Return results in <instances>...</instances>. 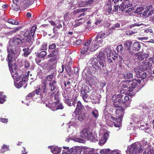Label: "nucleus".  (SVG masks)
Wrapping results in <instances>:
<instances>
[{
	"instance_id": "f257e3e1",
	"label": "nucleus",
	"mask_w": 154,
	"mask_h": 154,
	"mask_svg": "<svg viewBox=\"0 0 154 154\" xmlns=\"http://www.w3.org/2000/svg\"><path fill=\"white\" fill-rule=\"evenodd\" d=\"M22 43V41L20 38H14L9 42V45L7 49L8 52L16 54V57H18L20 51L19 47Z\"/></svg>"
},
{
	"instance_id": "f03ea898",
	"label": "nucleus",
	"mask_w": 154,
	"mask_h": 154,
	"mask_svg": "<svg viewBox=\"0 0 154 154\" xmlns=\"http://www.w3.org/2000/svg\"><path fill=\"white\" fill-rule=\"evenodd\" d=\"M48 84L45 81L40 85L43 93L46 94L47 93L50 96H52L54 93L55 89L56 86V82L54 80L50 82L49 87L47 88Z\"/></svg>"
},
{
	"instance_id": "7ed1b4c3",
	"label": "nucleus",
	"mask_w": 154,
	"mask_h": 154,
	"mask_svg": "<svg viewBox=\"0 0 154 154\" xmlns=\"http://www.w3.org/2000/svg\"><path fill=\"white\" fill-rule=\"evenodd\" d=\"M9 54L7 58V60L8 61V66L10 72L12 74L13 79H15L17 81L19 80L20 78V76H19L17 74L16 66L14 65H12L11 64V62L14 59L18 57H16V54Z\"/></svg>"
},
{
	"instance_id": "20e7f679",
	"label": "nucleus",
	"mask_w": 154,
	"mask_h": 154,
	"mask_svg": "<svg viewBox=\"0 0 154 154\" xmlns=\"http://www.w3.org/2000/svg\"><path fill=\"white\" fill-rule=\"evenodd\" d=\"M124 110L123 108L121 107H119V108H118L116 109V114L119 115L118 118L117 119L113 116H111L110 115H109V117H108L107 116H106L105 115V118L106 119H108L107 121V124L108 125L111 127H112L113 125L112 124L110 123L109 119V120L111 119L114 120L116 121V122L119 123L121 122L122 121V118L124 114Z\"/></svg>"
},
{
	"instance_id": "39448f33",
	"label": "nucleus",
	"mask_w": 154,
	"mask_h": 154,
	"mask_svg": "<svg viewBox=\"0 0 154 154\" xmlns=\"http://www.w3.org/2000/svg\"><path fill=\"white\" fill-rule=\"evenodd\" d=\"M80 136L82 137L91 141H97L98 139L96 135H93L92 133L86 129H83L80 133Z\"/></svg>"
},
{
	"instance_id": "423d86ee",
	"label": "nucleus",
	"mask_w": 154,
	"mask_h": 154,
	"mask_svg": "<svg viewBox=\"0 0 154 154\" xmlns=\"http://www.w3.org/2000/svg\"><path fill=\"white\" fill-rule=\"evenodd\" d=\"M144 147L140 144L134 143L131 145L128 149L130 154H139L143 150Z\"/></svg>"
},
{
	"instance_id": "0eeeda50",
	"label": "nucleus",
	"mask_w": 154,
	"mask_h": 154,
	"mask_svg": "<svg viewBox=\"0 0 154 154\" xmlns=\"http://www.w3.org/2000/svg\"><path fill=\"white\" fill-rule=\"evenodd\" d=\"M137 59L140 62V64L141 65L134 69V71L136 73H139L140 71H144L147 69H149L152 66L151 64L145 60L140 61L137 59Z\"/></svg>"
},
{
	"instance_id": "6e6552de",
	"label": "nucleus",
	"mask_w": 154,
	"mask_h": 154,
	"mask_svg": "<svg viewBox=\"0 0 154 154\" xmlns=\"http://www.w3.org/2000/svg\"><path fill=\"white\" fill-rule=\"evenodd\" d=\"M137 59L140 61L145 60L150 63L152 65V63L154 64V58L151 57L148 60H146L147 58L149 57V54L145 53H143L141 52L136 53Z\"/></svg>"
},
{
	"instance_id": "1a4fd4ad",
	"label": "nucleus",
	"mask_w": 154,
	"mask_h": 154,
	"mask_svg": "<svg viewBox=\"0 0 154 154\" xmlns=\"http://www.w3.org/2000/svg\"><path fill=\"white\" fill-rule=\"evenodd\" d=\"M98 60L97 59L95 58L92 59L91 61L92 66L98 70H101L103 69L104 66V61L103 60L99 61V64L98 63Z\"/></svg>"
},
{
	"instance_id": "9d476101",
	"label": "nucleus",
	"mask_w": 154,
	"mask_h": 154,
	"mask_svg": "<svg viewBox=\"0 0 154 154\" xmlns=\"http://www.w3.org/2000/svg\"><path fill=\"white\" fill-rule=\"evenodd\" d=\"M91 41L90 40L85 42L84 44V46L82 48L81 51V53L82 54H84L86 53L88 50H89V46L90 45V43Z\"/></svg>"
},
{
	"instance_id": "9b49d317",
	"label": "nucleus",
	"mask_w": 154,
	"mask_h": 154,
	"mask_svg": "<svg viewBox=\"0 0 154 154\" xmlns=\"http://www.w3.org/2000/svg\"><path fill=\"white\" fill-rule=\"evenodd\" d=\"M63 148L67 150L68 152L69 153L73 152L74 154H76L79 149L80 147L78 146H74L72 148H71L69 149V148L68 147L63 146Z\"/></svg>"
},
{
	"instance_id": "f8f14e48",
	"label": "nucleus",
	"mask_w": 154,
	"mask_h": 154,
	"mask_svg": "<svg viewBox=\"0 0 154 154\" xmlns=\"http://www.w3.org/2000/svg\"><path fill=\"white\" fill-rule=\"evenodd\" d=\"M76 117L80 121H82L85 118V113L83 111H79L76 115Z\"/></svg>"
},
{
	"instance_id": "ddd939ff",
	"label": "nucleus",
	"mask_w": 154,
	"mask_h": 154,
	"mask_svg": "<svg viewBox=\"0 0 154 154\" xmlns=\"http://www.w3.org/2000/svg\"><path fill=\"white\" fill-rule=\"evenodd\" d=\"M33 2V0H24L23 3V7L24 8H26Z\"/></svg>"
},
{
	"instance_id": "4468645a",
	"label": "nucleus",
	"mask_w": 154,
	"mask_h": 154,
	"mask_svg": "<svg viewBox=\"0 0 154 154\" xmlns=\"http://www.w3.org/2000/svg\"><path fill=\"white\" fill-rule=\"evenodd\" d=\"M108 136V134L107 133H105L103 136V137L100 140L99 144L102 146L106 142L107 139V137Z\"/></svg>"
},
{
	"instance_id": "2eb2a0df",
	"label": "nucleus",
	"mask_w": 154,
	"mask_h": 154,
	"mask_svg": "<svg viewBox=\"0 0 154 154\" xmlns=\"http://www.w3.org/2000/svg\"><path fill=\"white\" fill-rule=\"evenodd\" d=\"M57 60L52 57L48 61V65L51 68H52V66H55L56 64Z\"/></svg>"
},
{
	"instance_id": "dca6fc26",
	"label": "nucleus",
	"mask_w": 154,
	"mask_h": 154,
	"mask_svg": "<svg viewBox=\"0 0 154 154\" xmlns=\"http://www.w3.org/2000/svg\"><path fill=\"white\" fill-rule=\"evenodd\" d=\"M85 13H82V14H81L79 16V18H80L78 19V20L77 21H79L80 20H82V21L81 22H80L79 23H77L76 24H75V26H79V25H80V24H82V22L84 23L85 21V19L84 18H83L82 17H84V16H85Z\"/></svg>"
},
{
	"instance_id": "f3484780",
	"label": "nucleus",
	"mask_w": 154,
	"mask_h": 154,
	"mask_svg": "<svg viewBox=\"0 0 154 154\" xmlns=\"http://www.w3.org/2000/svg\"><path fill=\"white\" fill-rule=\"evenodd\" d=\"M132 47L133 50L136 51H138L140 48V45L138 42H134L132 45Z\"/></svg>"
},
{
	"instance_id": "a211bd4d",
	"label": "nucleus",
	"mask_w": 154,
	"mask_h": 154,
	"mask_svg": "<svg viewBox=\"0 0 154 154\" xmlns=\"http://www.w3.org/2000/svg\"><path fill=\"white\" fill-rule=\"evenodd\" d=\"M59 54L58 49H56L52 52V54L53 56V57H52L57 59L59 57Z\"/></svg>"
},
{
	"instance_id": "6ab92c4d",
	"label": "nucleus",
	"mask_w": 154,
	"mask_h": 154,
	"mask_svg": "<svg viewBox=\"0 0 154 154\" xmlns=\"http://www.w3.org/2000/svg\"><path fill=\"white\" fill-rule=\"evenodd\" d=\"M139 82L138 81H137L136 79L133 80L129 82L130 86H129L130 88H134L135 86L137 85V83Z\"/></svg>"
},
{
	"instance_id": "aec40b11",
	"label": "nucleus",
	"mask_w": 154,
	"mask_h": 154,
	"mask_svg": "<svg viewBox=\"0 0 154 154\" xmlns=\"http://www.w3.org/2000/svg\"><path fill=\"white\" fill-rule=\"evenodd\" d=\"M90 44V45L89 46V50L91 51H95L98 48V47H97V42H94V44L91 43Z\"/></svg>"
},
{
	"instance_id": "412c9836",
	"label": "nucleus",
	"mask_w": 154,
	"mask_h": 154,
	"mask_svg": "<svg viewBox=\"0 0 154 154\" xmlns=\"http://www.w3.org/2000/svg\"><path fill=\"white\" fill-rule=\"evenodd\" d=\"M98 57L100 59V60H103L104 61L105 57V54L104 53V51L103 52L100 51V52Z\"/></svg>"
},
{
	"instance_id": "4be33fe9",
	"label": "nucleus",
	"mask_w": 154,
	"mask_h": 154,
	"mask_svg": "<svg viewBox=\"0 0 154 154\" xmlns=\"http://www.w3.org/2000/svg\"><path fill=\"white\" fill-rule=\"evenodd\" d=\"M51 151L54 154H60L61 149L60 148L56 146L53 150H51Z\"/></svg>"
},
{
	"instance_id": "5701e85b",
	"label": "nucleus",
	"mask_w": 154,
	"mask_h": 154,
	"mask_svg": "<svg viewBox=\"0 0 154 154\" xmlns=\"http://www.w3.org/2000/svg\"><path fill=\"white\" fill-rule=\"evenodd\" d=\"M24 39L27 42H29L31 40V36L29 31H26L24 35Z\"/></svg>"
},
{
	"instance_id": "b1692460",
	"label": "nucleus",
	"mask_w": 154,
	"mask_h": 154,
	"mask_svg": "<svg viewBox=\"0 0 154 154\" xmlns=\"http://www.w3.org/2000/svg\"><path fill=\"white\" fill-rule=\"evenodd\" d=\"M90 91L89 87L87 86H84L82 88L81 90L82 94H86Z\"/></svg>"
},
{
	"instance_id": "393cba45",
	"label": "nucleus",
	"mask_w": 154,
	"mask_h": 154,
	"mask_svg": "<svg viewBox=\"0 0 154 154\" xmlns=\"http://www.w3.org/2000/svg\"><path fill=\"white\" fill-rule=\"evenodd\" d=\"M18 2H13L12 5V8L15 11H18L20 8L19 6L17 5Z\"/></svg>"
},
{
	"instance_id": "a878e982",
	"label": "nucleus",
	"mask_w": 154,
	"mask_h": 154,
	"mask_svg": "<svg viewBox=\"0 0 154 154\" xmlns=\"http://www.w3.org/2000/svg\"><path fill=\"white\" fill-rule=\"evenodd\" d=\"M25 83V80L23 78H22V80L18 84H15V85L17 88H20L22 87V85Z\"/></svg>"
},
{
	"instance_id": "bb28decb",
	"label": "nucleus",
	"mask_w": 154,
	"mask_h": 154,
	"mask_svg": "<svg viewBox=\"0 0 154 154\" xmlns=\"http://www.w3.org/2000/svg\"><path fill=\"white\" fill-rule=\"evenodd\" d=\"M124 77L125 79H131L133 77V75L131 73L128 72L124 74Z\"/></svg>"
},
{
	"instance_id": "cd10ccee",
	"label": "nucleus",
	"mask_w": 154,
	"mask_h": 154,
	"mask_svg": "<svg viewBox=\"0 0 154 154\" xmlns=\"http://www.w3.org/2000/svg\"><path fill=\"white\" fill-rule=\"evenodd\" d=\"M87 10V8H79L77 9L74 11L72 12V14H73L75 15L76 14L80 13L82 12H85Z\"/></svg>"
},
{
	"instance_id": "c85d7f7f",
	"label": "nucleus",
	"mask_w": 154,
	"mask_h": 154,
	"mask_svg": "<svg viewBox=\"0 0 154 154\" xmlns=\"http://www.w3.org/2000/svg\"><path fill=\"white\" fill-rule=\"evenodd\" d=\"M132 43L131 42L128 41L125 42L124 44V47L127 49L129 50Z\"/></svg>"
},
{
	"instance_id": "c756f323",
	"label": "nucleus",
	"mask_w": 154,
	"mask_h": 154,
	"mask_svg": "<svg viewBox=\"0 0 154 154\" xmlns=\"http://www.w3.org/2000/svg\"><path fill=\"white\" fill-rule=\"evenodd\" d=\"M5 100V97L2 92H0V103H3Z\"/></svg>"
},
{
	"instance_id": "7c9ffc66",
	"label": "nucleus",
	"mask_w": 154,
	"mask_h": 154,
	"mask_svg": "<svg viewBox=\"0 0 154 154\" xmlns=\"http://www.w3.org/2000/svg\"><path fill=\"white\" fill-rule=\"evenodd\" d=\"M92 114L93 116L96 119H97L99 116V113L98 111L96 109H93L92 111Z\"/></svg>"
},
{
	"instance_id": "2f4dec72",
	"label": "nucleus",
	"mask_w": 154,
	"mask_h": 154,
	"mask_svg": "<svg viewBox=\"0 0 154 154\" xmlns=\"http://www.w3.org/2000/svg\"><path fill=\"white\" fill-rule=\"evenodd\" d=\"M9 146H6L4 145L2 147V149L0 150V153H3L5 151H7L8 150Z\"/></svg>"
},
{
	"instance_id": "473e14b6",
	"label": "nucleus",
	"mask_w": 154,
	"mask_h": 154,
	"mask_svg": "<svg viewBox=\"0 0 154 154\" xmlns=\"http://www.w3.org/2000/svg\"><path fill=\"white\" fill-rule=\"evenodd\" d=\"M54 77V75L51 74L50 75L47 76L45 78V80L43 81H45L46 82H50L51 81Z\"/></svg>"
},
{
	"instance_id": "72a5a7b5",
	"label": "nucleus",
	"mask_w": 154,
	"mask_h": 154,
	"mask_svg": "<svg viewBox=\"0 0 154 154\" xmlns=\"http://www.w3.org/2000/svg\"><path fill=\"white\" fill-rule=\"evenodd\" d=\"M103 51L105 54H106L107 57H110L111 56V51L109 48L106 49Z\"/></svg>"
},
{
	"instance_id": "f704fd0d",
	"label": "nucleus",
	"mask_w": 154,
	"mask_h": 154,
	"mask_svg": "<svg viewBox=\"0 0 154 154\" xmlns=\"http://www.w3.org/2000/svg\"><path fill=\"white\" fill-rule=\"evenodd\" d=\"M8 22L9 23H11L13 25H18V21L14 20L13 19H10L8 20Z\"/></svg>"
},
{
	"instance_id": "c9c22d12",
	"label": "nucleus",
	"mask_w": 154,
	"mask_h": 154,
	"mask_svg": "<svg viewBox=\"0 0 154 154\" xmlns=\"http://www.w3.org/2000/svg\"><path fill=\"white\" fill-rule=\"evenodd\" d=\"M105 34L104 33H103L100 35H97L94 39V41H96L98 40V39H101L102 38H103L105 37L104 36Z\"/></svg>"
},
{
	"instance_id": "e433bc0d",
	"label": "nucleus",
	"mask_w": 154,
	"mask_h": 154,
	"mask_svg": "<svg viewBox=\"0 0 154 154\" xmlns=\"http://www.w3.org/2000/svg\"><path fill=\"white\" fill-rule=\"evenodd\" d=\"M69 124L70 125L69 126V128H70L72 126H75L76 125V120L75 119H72L69 122Z\"/></svg>"
},
{
	"instance_id": "4c0bfd02",
	"label": "nucleus",
	"mask_w": 154,
	"mask_h": 154,
	"mask_svg": "<svg viewBox=\"0 0 154 154\" xmlns=\"http://www.w3.org/2000/svg\"><path fill=\"white\" fill-rule=\"evenodd\" d=\"M82 97L84 100L86 102H88L89 101V98L88 97V95L86 94H82Z\"/></svg>"
},
{
	"instance_id": "58836bf2",
	"label": "nucleus",
	"mask_w": 154,
	"mask_h": 154,
	"mask_svg": "<svg viewBox=\"0 0 154 154\" xmlns=\"http://www.w3.org/2000/svg\"><path fill=\"white\" fill-rule=\"evenodd\" d=\"M37 28V26L36 25H34L31 30V35L33 36L35 33V30Z\"/></svg>"
},
{
	"instance_id": "ea45409f",
	"label": "nucleus",
	"mask_w": 154,
	"mask_h": 154,
	"mask_svg": "<svg viewBox=\"0 0 154 154\" xmlns=\"http://www.w3.org/2000/svg\"><path fill=\"white\" fill-rule=\"evenodd\" d=\"M123 96V95L122 94L117 95L118 97H120L121 98L118 100V102L120 103V104L123 103H124L123 100L121 98Z\"/></svg>"
},
{
	"instance_id": "a19ab883",
	"label": "nucleus",
	"mask_w": 154,
	"mask_h": 154,
	"mask_svg": "<svg viewBox=\"0 0 154 154\" xmlns=\"http://www.w3.org/2000/svg\"><path fill=\"white\" fill-rule=\"evenodd\" d=\"M128 82H123L122 83V86L125 88H129V86H130V84H128Z\"/></svg>"
},
{
	"instance_id": "79ce46f5",
	"label": "nucleus",
	"mask_w": 154,
	"mask_h": 154,
	"mask_svg": "<svg viewBox=\"0 0 154 154\" xmlns=\"http://www.w3.org/2000/svg\"><path fill=\"white\" fill-rule=\"evenodd\" d=\"M144 9V8L143 7H139L137 8L136 10L134 11V13H139L143 10Z\"/></svg>"
},
{
	"instance_id": "37998d69",
	"label": "nucleus",
	"mask_w": 154,
	"mask_h": 154,
	"mask_svg": "<svg viewBox=\"0 0 154 154\" xmlns=\"http://www.w3.org/2000/svg\"><path fill=\"white\" fill-rule=\"evenodd\" d=\"M82 107L83 106L81 103L79 101H78L77 103L76 109L80 110L82 108Z\"/></svg>"
},
{
	"instance_id": "c03bdc74",
	"label": "nucleus",
	"mask_w": 154,
	"mask_h": 154,
	"mask_svg": "<svg viewBox=\"0 0 154 154\" xmlns=\"http://www.w3.org/2000/svg\"><path fill=\"white\" fill-rule=\"evenodd\" d=\"M46 54V52L45 51H41L39 54L38 56L40 58L44 57Z\"/></svg>"
},
{
	"instance_id": "a18cd8bd",
	"label": "nucleus",
	"mask_w": 154,
	"mask_h": 154,
	"mask_svg": "<svg viewBox=\"0 0 154 154\" xmlns=\"http://www.w3.org/2000/svg\"><path fill=\"white\" fill-rule=\"evenodd\" d=\"M127 6L126 5H125V3L122 2V4L119 6V8L123 11L126 8Z\"/></svg>"
},
{
	"instance_id": "49530a36",
	"label": "nucleus",
	"mask_w": 154,
	"mask_h": 154,
	"mask_svg": "<svg viewBox=\"0 0 154 154\" xmlns=\"http://www.w3.org/2000/svg\"><path fill=\"white\" fill-rule=\"evenodd\" d=\"M144 25L142 23H141L140 22V23H135L134 24H132L131 25L130 27L131 28H132L133 27H134L135 26H139L141 25Z\"/></svg>"
},
{
	"instance_id": "de8ad7c7",
	"label": "nucleus",
	"mask_w": 154,
	"mask_h": 154,
	"mask_svg": "<svg viewBox=\"0 0 154 154\" xmlns=\"http://www.w3.org/2000/svg\"><path fill=\"white\" fill-rule=\"evenodd\" d=\"M123 47L121 45H119L117 47L116 50L118 52H121L123 50Z\"/></svg>"
},
{
	"instance_id": "09e8293b",
	"label": "nucleus",
	"mask_w": 154,
	"mask_h": 154,
	"mask_svg": "<svg viewBox=\"0 0 154 154\" xmlns=\"http://www.w3.org/2000/svg\"><path fill=\"white\" fill-rule=\"evenodd\" d=\"M35 93L37 94H41L42 93L40 85L38 88L36 90Z\"/></svg>"
},
{
	"instance_id": "8fccbe9b",
	"label": "nucleus",
	"mask_w": 154,
	"mask_h": 154,
	"mask_svg": "<svg viewBox=\"0 0 154 154\" xmlns=\"http://www.w3.org/2000/svg\"><path fill=\"white\" fill-rule=\"evenodd\" d=\"M34 95V92H32L29 94L26 97V99L28 100H30V97H32Z\"/></svg>"
},
{
	"instance_id": "3c124183",
	"label": "nucleus",
	"mask_w": 154,
	"mask_h": 154,
	"mask_svg": "<svg viewBox=\"0 0 154 154\" xmlns=\"http://www.w3.org/2000/svg\"><path fill=\"white\" fill-rule=\"evenodd\" d=\"M66 62L69 65L71 64L72 63V60L70 57H68L67 58Z\"/></svg>"
},
{
	"instance_id": "603ef678",
	"label": "nucleus",
	"mask_w": 154,
	"mask_h": 154,
	"mask_svg": "<svg viewBox=\"0 0 154 154\" xmlns=\"http://www.w3.org/2000/svg\"><path fill=\"white\" fill-rule=\"evenodd\" d=\"M115 29V28L113 26L111 28H110L108 30L109 34H107V35L111 34L112 32Z\"/></svg>"
},
{
	"instance_id": "864d4df0",
	"label": "nucleus",
	"mask_w": 154,
	"mask_h": 154,
	"mask_svg": "<svg viewBox=\"0 0 154 154\" xmlns=\"http://www.w3.org/2000/svg\"><path fill=\"white\" fill-rule=\"evenodd\" d=\"M56 45L55 44H52L50 45L49 46V49L51 50L52 49H54L56 48Z\"/></svg>"
},
{
	"instance_id": "5fc2aeb1",
	"label": "nucleus",
	"mask_w": 154,
	"mask_h": 154,
	"mask_svg": "<svg viewBox=\"0 0 154 154\" xmlns=\"http://www.w3.org/2000/svg\"><path fill=\"white\" fill-rule=\"evenodd\" d=\"M71 101L70 99H66H66L65 102L69 106H71Z\"/></svg>"
},
{
	"instance_id": "6e6d98bb",
	"label": "nucleus",
	"mask_w": 154,
	"mask_h": 154,
	"mask_svg": "<svg viewBox=\"0 0 154 154\" xmlns=\"http://www.w3.org/2000/svg\"><path fill=\"white\" fill-rule=\"evenodd\" d=\"M54 99L56 100V101L55 102L56 104H57L59 102V100L58 99V95L56 94L54 96Z\"/></svg>"
},
{
	"instance_id": "4d7b16f0",
	"label": "nucleus",
	"mask_w": 154,
	"mask_h": 154,
	"mask_svg": "<svg viewBox=\"0 0 154 154\" xmlns=\"http://www.w3.org/2000/svg\"><path fill=\"white\" fill-rule=\"evenodd\" d=\"M74 140L77 142H78L79 143H82L83 142L84 140H83L82 139L80 138H75L74 139Z\"/></svg>"
},
{
	"instance_id": "13d9d810",
	"label": "nucleus",
	"mask_w": 154,
	"mask_h": 154,
	"mask_svg": "<svg viewBox=\"0 0 154 154\" xmlns=\"http://www.w3.org/2000/svg\"><path fill=\"white\" fill-rule=\"evenodd\" d=\"M94 42H97V47H98V46L101 44L102 41L101 39H98V40L95 41H94Z\"/></svg>"
},
{
	"instance_id": "bf43d9fd",
	"label": "nucleus",
	"mask_w": 154,
	"mask_h": 154,
	"mask_svg": "<svg viewBox=\"0 0 154 154\" xmlns=\"http://www.w3.org/2000/svg\"><path fill=\"white\" fill-rule=\"evenodd\" d=\"M25 63V68H28L29 67L30 65L29 63L26 60L24 61Z\"/></svg>"
},
{
	"instance_id": "052dcab7",
	"label": "nucleus",
	"mask_w": 154,
	"mask_h": 154,
	"mask_svg": "<svg viewBox=\"0 0 154 154\" xmlns=\"http://www.w3.org/2000/svg\"><path fill=\"white\" fill-rule=\"evenodd\" d=\"M154 150L152 149H150L147 152V154H153Z\"/></svg>"
},
{
	"instance_id": "680f3d73",
	"label": "nucleus",
	"mask_w": 154,
	"mask_h": 154,
	"mask_svg": "<svg viewBox=\"0 0 154 154\" xmlns=\"http://www.w3.org/2000/svg\"><path fill=\"white\" fill-rule=\"evenodd\" d=\"M47 45L46 44L44 43L43 44L41 48V50H45L46 49Z\"/></svg>"
},
{
	"instance_id": "e2e57ef3",
	"label": "nucleus",
	"mask_w": 154,
	"mask_h": 154,
	"mask_svg": "<svg viewBox=\"0 0 154 154\" xmlns=\"http://www.w3.org/2000/svg\"><path fill=\"white\" fill-rule=\"evenodd\" d=\"M94 149H92L88 152V154H99L97 152H94Z\"/></svg>"
},
{
	"instance_id": "0e129e2a",
	"label": "nucleus",
	"mask_w": 154,
	"mask_h": 154,
	"mask_svg": "<svg viewBox=\"0 0 154 154\" xmlns=\"http://www.w3.org/2000/svg\"><path fill=\"white\" fill-rule=\"evenodd\" d=\"M63 105L61 103H60L58 104L57 106V108H56V110H57L58 109H63Z\"/></svg>"
},
{
	"instance_id": "69168bd1",
	"label": "nucleus",
	"mask_w": 154,
	"mask_h": 154,
	"mask_svg": "<svg viewBox=\"0 0 154 154\" xmlns=\"http://www.w3.org/2000/svg\"><path fill=\"white\" fill-rule=\"evenodd\" d=\"M78 5L79 7H84L85 4L84 2H79Z\"/></svg>"
},
{
	"instance_id": "338daca9",
	"label": "nucleus",
	"mask_w": 154,
	"mask_h": 154,
	"mask_svg": "<svg viewBox=\"0 0 154 154\" xmlns=\"http://www.w3.org/2000/svg\"><path fill=\"white\" fill-rule=\"evenodd\" d=\"M20 27H18L15 28L14 30L11 31V32L12 34L16 32L17 31H18L20 29Z\"/></svg>"
},
{
	"instance_id": "774afa93",
	"label": "nucleus",
	"mask_w": 154,
	"mask_h": 154,
	"mask_svg": "<svg viewBox=\"0 0 154 154\" xmlns=\"http://www.w3.org/2000/svg\"><path fill=\"white\" fill-rule=\"evenodd\" d=\"M153 6L152 5H149L148 6H146L145 8L146 10H147L148 11L150 9H151L152 8Z\"/></svg>"
}]
</instances>
